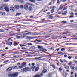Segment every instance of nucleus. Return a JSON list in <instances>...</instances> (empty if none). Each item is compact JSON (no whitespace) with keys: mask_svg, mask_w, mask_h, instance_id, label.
Returning a JSON list of instances; mask_svg holds the SVG:
<instances>
[{"mask_svg":"<svg viewBox=\"0 0 77 77\" xmlns=\"http://www.w3.org/2000/svg\"><path fill=\"white\" fill-rule=\"evenodd\" d=\"M18 75V72H16L14 74L11 72V74H9L8 75V77H17Z\"/></svg>","mask_w":77,"mask_h":77,"instance_id":"1","label":"nucleus"},{"mask_svg":"<svg viewBox=\"0 0 77 77\" xmlns=\"http://www.w3.org/2000/svg\"><path fill=\"white\" fill-rule=\"evenodd\" d=\"M30 71V68L29 67H25L21 70V72H23L24 71Z\"/></svg>","mask_w":77,"mask_h":77,"instance_id":"2","label":"nucleus"},{"mask_svg":"<svg viewBox=\"0 0 77 77\" xmlns=\"http://www.w3.org/2000/svg\"><path fill=\"white\" fill-rule=\"evenodd\" d=\"M28 5H29V6H32V5H32L31 4H30V3H27L24 5V8L25 9L27 10V9H28Z\"/></svg>","mask_w":77,"mask_h":77,"instance_id":"3","label":"nucleus"},{"mask_svg":"<svg viewBox=\"0 0 77 77\" xmlns=\"http://www.w3.org/2000/svg\"><path fill=\"white\" fill-rule=\"evenodd\" d=\"M36 37H29V36H27L26 39H29V40H30V39H34Z\"/></svg>","mask_w":77,"mask_h":77,"instance_id":"4","label":"nucleus"},{"mask_svg":"<svg viewBox=\"0 0 77 77\" xmlns=\"http://www.w3.org/2000/svg\"><path fill=\"white\" fill-rule=\"evenodd\" d=\"M10 9L11 12H14L15 11V8L13 7H11L10 8Z\"/></svg>","mask_w":77,"mask_h":77,"instance_id":"5","label":"nucleus"},{"mask_svg":"<svg viewBox=\"0 0 77 77\" xmlns=\"http://www.w3.org/2000/svg\"><path fill=\"white\" fill-rule=\"evenodd\" d=\"M4 9H5L6 12H9V9L7 7H4Z\"/></svg>","mask_w":77,"mask_h":77,"instance_id":"6","label":"nucleus"},{"mask_svg":"<svg viewBox=\"0 0 77 77\" xmlns=\"http://www.w3.org/2000/svg\"><path fill=\"white\" fill-rule=\"evenodd\" d=\"M12 67H11L8 68L7 69V71L8 72H9V71H12Z\"/></svg>","mask_w":77,"mask_h":77,"instance_id":"7","label":"nucleus"},{"mask_svg":"<svg viewBox=\"0 0 77 77\" xmlns=\"http://www.w3.org/2000/svg\"><path fill=\"white\" fill-rule=\"evenodd\" d=\"M47 70L46 69H44V70L42 71V74H44L45 73H46V72H47Z\"/></svg>","mask_w":77,"mask_h":77,"instance_id":"8","label":"nucleus"},{"mask_svg":"<svg viewBox=\"0 0 77 77\" xmlns=\"http://www.w3.org/2000/svg\"><path fill=\"white\" fill-rule=\"evenodd\" d=\"M28 10L29 11H31L33 10V8H32V7H28Z\"/></svg>","mask_w":77,"mask_h":77,"instance_id":"9","label":"nucleus"},{"mask_svg":"<svg viewBox=\"0 0 77 77\" xmlns=\"http://www.w3.org/2000/svg\"><path fill=\"white\" fill-rule=\"evenodd\" d=\"M0 14H2V15L3 16H5L6 15V13L4 12H0Z\"/></svg>","mask_w":77,"mask_h":77,"instance_id":"10","label":"nucleus"},{"mask_svg":"<svg viewBox=\"0 0 77 77\" xmlns=\"http://www.w3.org/2000/svg\"><path fill=\"white\" fill-rule=\"evenodd\" d=\"M14 7L16 9H18L20 8V6L18 5H15Z\"/></svg>","mask_w":77,"mask_h":77,"instance_id":"11","label":"nucleus"},{"mask_svg":"<svg viewBox=\"0 0 77 77\" xmlns=\"http://www.w3.org/2000/svg\"><path fill=\"white\" fill-rule=\"evenodd\" d=\"M53 16L52 15H50L49 16V19H53Z\"/></svg>","mask_w":77,"mask_h":77,"instance_id":"12","label":"nucleus"},{"mask_svg":"<svg viewBox=\"0 0 77 77\" xmlns=\"http://www.w3.org/2000/svg\"><path fill=\"white\" fill-rule=\"evenodd\" d=\"M22 66H26V62H23L22 63Z\"/></svg>","mask_w":77,"mask_h":77,"instance_id":"13","label":"nucleus"},{"mask_svg":"<svg viewBox=\"0 0 77 77\" xmlns=\"http://www.w3.org/2000/svg\"><path fill=\"white\" fill-rule=\"evenodd\" d=\"M63 5L62 4L61 5V6L60 7V8H59V10H61L62 9V8H63Z\"/></svg>","mask_w":77,"mask_h":77,"instance_id":"14","label":"nucleus"},{"mask_svg":"<svg viewBox=\"0 0 77 77\" xmlns=\"http://www.w3.org/2000/svg\"><path fill=\"white\" fill-rule=\"evenodd\" d=\"M33 77H41V76L39 74H37L34 76Z\"/></svg>","mask_w":77,"mask_h":77,"instance_id":"15","label":"nucleus"},{"mask_svg":"<svg viewBox=\"0 0 77 77\" xmlns=\"http://www.w3.org/2000/svg\"><path fill=\"white\" fill-rule=\"evenodd\" d=\"M30 49L31 50H35V47L34 46H32L30 48Z\"/></svg>","mask_w":77,"mask_h":77,"instance_id":"16","label":"nucleus"},{"mask_svg":"<svg viewBox=\"0 0 77 77\" xmlns=\"http://www.w3.org/2000/svg\"><path fill=\"white\" fill-rule=\"evenodd\" d=\"M50 66H52L53 69H55L56 66L54 65H50Z\"/></svg>","mask_w":77,"mask_h":77,"instance_id":"17","label":"nucleus"},{"mask_svg":"<svg viewBox=\"0 0 77 77\" xmlns=\"http://www.w3.org/2000/svg\"><path fill=\"white\" fill-rule=\"evenodd\" d=\"M18 66H13L12 67V68L13 69H18V68H17Z\"/></svg>","mask_w":77,"mask_h":77,"instance_id":"18","label":"nucleus"},{"mask_svg":"<svg viewBox=\"0 0 77 77\" xmlns=\"http://www.w3.org/2000/svg\"><path fill=\"white\" fill-rule=\"evenodd\" d=\"M40 59H41V57H39L38 58L36 57L35 58V60H40Z\"/></svg>","mask_w":77,"mask_h":77,"instance_id":"19","label":"nucleus"},{"mask_svg":"<svg viewBox=\"0 0 77 77\" xmlns=\"http://www.w3.org/2000/svg\"><path fill=\"white\" fill-rule=\"evenodd\" d=\"M29 1L32 3H35V2H36V1H35V0H29Z\"/></svg>","mask_w":77,"mask_h":77,"instance_id":"20","label":"nucleus"},{"mask_svg":"<svg viewBox=\"0 0 77 77\" xmlns=\"http://www.w3.org/2000/svg\"><path fill=\"white\" fill-rule=\"evenodd\" d=\"M16 37L17 39H21V36H16Z\"/></svg>","mask_w":77,"mask_h":77,"instance_id":"21","label":"nucleus"},{"mask_svg":"<svg viewBox=\"0 0 77 77\" xmlns=\"http://www.w3.org/2000/svg\"><path fill=\"white\" fill-rule=\"evenodd\" d=\"M39 70V67H37L35 70V71H38Z\"/></svg>","mask_w":77,"mask_h":77,"instance_id":"22","label":"nucleus"},{"mask_svg":"<svg viewBox=\"0 0 77 77\" xmlns=\"http://www.w3.org/2000/svg\"><path fill=\"white\" fill-rule=\"evenodd\" d=\"M13 54H19L20 53H18V52H14L13 53Z\"/></svg>","mask_w":77,"mask_h":77,"instance_id":"23","label":"nucleus"},{"mask_svg":"<svg viewBox=\"0 0 77 77\" xmlns=\"http://www.w3.org/2000/svg\"><path fill=\"white\" fill-rule=\"evenodd\" d=\"M32 32H30L25 33L24 35H29V34H31Z\"/></svg>","mask_w":77,"mask_h":77,"instance_id":"24","label":"nucleus"},{"mask_svg":"<svg viewBox=\"0 0 77 77\" xmlns=\"http://www.w3.org/2000/svg\"><path fill=\"white\" fill-rule=\"evenodd\" d=\"M23 33V32H20L18 33H17V35H21L22 34V33Z\"/></svg>","mask_w":77,"mask_h":77,"instance_id":"25","label":"nucleus"},{"mask_svg":"<svg viewBox=\"0 0 77 77\" xmlns=\"http://www.w3.org/2000/svg\"><path fill=\"white\" fill-rule=\"evenodd\" d=\"M68 9V7H66L64 8L63 10H62V11H64L65 10H66V9Z\"/></svg>","mask_w":77,"mask_h":77,"instance_id":"26","label":"nucleus"},{"mask_svg":"<svg viewBox=\"0 0 77 77\" xmlns=\"http://www.w3.org/2000/svg\"><path fill=\"white\" fill-rule=\"evenodd\" d=\"M18 68L20 69H21L22 68H23V66H19L18 67Z\"/></svg>","mask_w":77,"mask_h":77,"instance_id":"27","label":"nucleus"},{"mask_svg":"<svg viewBox=\"0 0 77 77\" xmlns=\"http://www.w3.org/2000/svg\"><path fill=\"white\" fill-rule=\"evenodd\" d=\"M48 37L49 36H46L43 37V38H44V39H47V38H48Z\"/></svg>","mask_w":77,"mask_h":77,"instance_id":"28","label":"nucleus"},{"mask_svg":"<svg viewBox=\"0 0 77 77\" xmlns=\"http://www.w3.org/2000/svg\"><path fill=\"white\" fill-rule=\"evenodd\" d=\"M69 45H76V44L73 43H68Z\"/></svg>","mask_w":77,"mask_h":77,"instance_id":"29","label":"nucleus"},{"mask_svg":"<svg viewBox=\"0 0 77 77\" xmlns=\"http://www.w3.org/2000/svg\"><path fill=\"white\" fill-rule=\"evenodd\" d=\"M21 39H22V38L23 39H24V38H26V36H21Z\"/></svg>","mask_w":77,"mask_h":77,"instance_id":"30","label":"nucleus"},{"mask_svg":"<svg viewBox=\"0 0 77 77\" xmlns=\"http://www.w3.org/2000/svg\"><path fill=\"white\" fill-rule=\"evenodd\" d=\"M14 44L15 45H18V43H17V42L14 41Z\"/></svg>","mask_w":77,"mask_h":77,"instance_id":"31","label":"nucleus"},{"mask_svg":"<svg viewBox=\"0 0 77 77\" xmlns=\"http://www.w3.org/2000/svg\"><path fill=\"white\" fill-rule=\"evenodd\" d=\"M36 41L37 42H42V41L41 40H38L37 39H36Z\"/></svg>","mask_w":77,"mask_h":77,"instance_id":"32","label":"nucleus"},{"mask_svg":"<svg viewBox=\"0 0 77 77\" xmlns=\"http://www.w3.org/2000/svg\"><path fill=\"white\" fill-rule=\"evenodd\" d=\"M66 23V21H62L61 22V23H63L64 24H65V23Z\"/></svg>","mask_w":77,"mask_h":77,"instance_id":"33","label":"nucleus"},{"mask_svg":"<svg viewBox=\"0 0 77 77\" xmlns=\"http://www.w3.org/2000/svg\"><path fill=\"white\" fill-rule=\"evenodd\" d=\"M59 71H62V68H59Z\"/></svg>","mask_w":77,"mask_h":77,"instance_id":"34","label":"nucleus"},{"mask_svg":"<svg viewBox=\"0 0 77 77\" xmlns=\"http://www.w3.org/2000/svg\"><path fill=\"white\" fill-rule=\"evenodd\" d=\"M64 68H65V69H69V67L68 66H66L64 67Z\"/></svg>","mask_w":77,"mask_h":77,"instance_id":"35","label":"nucleus"},{"mask_svg":"<svg viewBox=\"0 0 77 77\" xmlns=\"http://www.w3.org/2000/svg\"><path fill=\"white\" fill-rule=\"evenodd\" d=\"M21 49L22 50H27V48L24 47H23L21 48Z\"/></svg>","mask_w":77,"mask_h":77,"instance_id":"36","label":"nucleus"},{"mask_svg":"<svg viewBox=\"0 0 77 77\" xmlns=\"http://www.w3.org/2000/svg\"><path fill=\"white\" fill-rule=\"evenodd\" d=\"M38 48L39 49H40V48H42V47L41 46H39L38 47Z\"/></svg>","mask_w":77,"mask_h":77,"instance_id":"37","label":"nucleus"},{"mask_svg":"<svg viewBox=\"0 0 77 77\" xmlns=\"http://www.w3.org/2000/svg\"><path fill=\"white\" fill-rule=\"evenodd\" d=\"M21 3H24V1L23 0H20V2Z\"/></svg>","mask_w":77,"mask_h":77,"instance_id":"38","label":"nucleus"},{"mask_svg":"<svg viewBox=\"0 0 77 77\" xmlns=\"http://www.w3.org/2000/svg\"><path fill=\"white\" fill-rule=\"evenodd\" d=\"M35 66H32L30 68L31 69H35Z\"/></svg>","mask_w":77,"mask_h":77,"instance_id":"39","label":"nucleus"},{"mask_svg":"<svg viewBox=\"0 0 77 77\" xmlns=\"http://www.w3.org/2000/svg\"><path fill=\"white\" fill-rule=\"evenodd\" d=\"M52 2H53V4H54V3L56 2V0H52Z\"/></svg>","mask_w":77,"mask_h":77,"instance_id":"40","label":"nucleus"},{"mask_svg":"<svg viewBox=\"0 0 77 77\" xmlns=\"http://www.w3.org/2000/svg\"><path fill=\"white\" fill-rule=\"evenodd\" d=\"M8 45H12V42H10L8 44Z\"/></svg>","mask_w":77,"mask_h":77,"instance_id":"41","label":"nucleus"},{"mask_svg":"<svg viewBox=\"0 0 77 77\" xmlns=\"http://www.w3.org/2000/svg\"><path fill=\"white\" fill-rule=\"evenodd\" d=\"M72 64V63L71 62H70L68 63V65H71Z\"/></svg>","mask_w":77,"mask_h":77,"instance_id":"42","label":"nucleus"},{"mask_svg":"<svg viewBox=\"0 0 77 77\" xmlns=\"http://www.w3.org/2000/svg\"><path fill=\"white\" fill-rule=\"evenodd\" d=\"M71 69H72V70H74V66H72L71 67Z\"/></svg>","mask_w":77,"mask_h":77,"instance_id":"43","label":"nucleus"},{"mask_svg":"<svg viewBox=\"0 0 77 77\" xmlns=\"http://www.w3.org/2000/svg\"><path fill=\"white\" fill-rule=\"evenodd\" d=\"M30 32V31H25L23 32V33H26V32Z\"/></svg>","mask_w":77,"mask_h":77,"instance_id":"44","label":"nucleus"},{"mask_svg":"<svg viewBox=\"0 0 77 77\" xmlns=\"http://www.w3.org/2000/svg\"><path fill=\"white\" fill-rule=\"evenodd\" d=\"M9 62V60H7V61H4V62H3V63H7V62Z\"/></svg>","mask_w":77,"mask_h":77,"instance_id":"45","label":"nucleus"},{"mask_svg":"<svg viewBox=\"0 0 77 77\" xmlns=\"http://www.w3.org/2000/svg\"><path fill=\"white\" fill-rule=\"evenodd\" d=\"M53 12H54V9H53L51 11V13H53Z\"/></svg>","mask_w":77,"mask_h":77,"instance_id":"46","label":"nucleus"},{"mask_svg":"<svg viewBox=\"0 0 77 77\" xmlns=\"http://www.w3.org/2000/svg\"><path fill=\"white\" fill-rule=\"evenodd\" d=\"M68 52H72V51H74V50H69L68 51Z\"/></svg>","mask_w":77,"mask_h":77,"instance_id":"47","label":"nucleus"},{"mask_svg":"<svg viewBox=\"0 0 77 77\" xmlns=\"http://www.w3.org/2000/svg\"><path fill=\"white\" fill-rule=\"evenodd\" d=\"M58 54H62V52H58Z\"/></svg>","mask_w":77,"mask_h":77,"instance_id":"48","label":"nucleus"},{"mask_svg":"<svg viewBox=\"0 0 77 77\" xmlns=\"http://www.w3.org/2000/svg\"><path fill=\"white\" fill-rule=\"evenodd\" d=\"M5 32V31L2 30V29L0 30V33L1 32Z\"/></svg>","mask_w":77,"mask_h":77,"instance_id":"49","label":"nucleus"},{"mask_svg":"<svg viewBox=\"0 0 77 77\" xmlns=\"http://www.w3.org/2000/svg\"><path fill=\"white\" fill-rule=\"evenodd\" d=\"M68 59H71L72 58V57L69 56L68 57Z\"/></svg>","mask_w":77,"mask_h":77,"instance_id":"50","label":"nucleus"},{"mask_svg":"<svg viewBox=\"0 0 77 77\" xmlns=\"http://www.w3.org/2000/svg\"><path fill=\"white\" fill-rule=\"evenodd\" d=\"M20 8L21 9H23V5H20Z\"/></svg>","mask_w":77,"mask_h":77,"instance_id":"51","label":"nucleus"},{"mask_svg":"<svg viewBox=\"0 0 77 77\" xmlns=\"http://www.w3.org/2000/svg\"><path fill=\"white\" fill-rule=\"evenodd\" d=\"M70 14L72 15H74V13H73V12H72Z\"/></svg>","mask_w":77,"mask_h":77,"instance_id":"52","label":"nucleus"},{"mask_svg":"<svg viewBox=\"0 0 77 77\" xmlns=\"http://www.w3.org/2000/svg\"><path fill=\"white\" fill-rule=\"evenodd\" d=\"M59 61H60V62L61 63H63V61H62V60L60 59Z\"/></svg>","mask_w":77,"mask_h":77,"instance_id":"53","label":"nucleus"},{"mask_svg":"<svg viewBox=\"0 0 77 77\" xmlns=\"http://www.w3.org/2000/svg\"><path fill=\"white\" fill-rule=\"evenodd\" d=\"M20 15V13H17L16 15V16H17V15Z\"/></svg>","mask_w":77,"mask_h":77,"instance_id":"54","label":"nucleus"},{"mask_svg":"<svg viewBox=\"0 0 77 77\" xmlns=\"http://www.w3.org/2000/svg\"><path fill=\"white\" fill-rule=\"evenodd\" d=\"M64 50H65V48H62L61 49V51H63Z\"/></svg>","mask_w":77,"mask_h":77,"instance_id":"55","label":"nucleus"},{"mask_svg":"<svg viewBox=\"0 0 77 77\" xmlns=\"http://www.w3.org/2000/svg\"><path fill=\"white\" fill-rule=\"evenodd\" d=\"M67 0H62V2H66Z\"/></svg>","mask_w":77,"mask_h":77,"instance_id":"56","label":"nucleus"},{"mask_svg":"<svg viewBox=\"0 0 77 77\" xmlns=\"http://www.w3.org/2000/svg\"><path fill=\"white\" fill-rule=\"evenodd\" d=\"M2 10H3V8L0 7V11H2Z\"/></svg>","mask_w":77,"mask_h":77,"instance_id":"57","label":"nucleus"},{"mask_svg":"<svg viewBox=\"0 0 77 77\" xmlns=\"http://www.w3.org/2000/svg\"><path fill=\"white\" fill-rule=\"evenodd\" d=\"M22 24H28V23H22Z\"/></svg>","mask_w":77,"mask_h":77,"instance_id":"58","label":"nucleus"},{"mask_svg":"<svg viewBox=\"0 0 77 77\" xmlns=\"http://www.w3.org/2000/svg\"><path fill=\"white\" fill-rule=\"evenodd\" d=\"M74 17V16H71L69 17V18H72Z\"/></svg>","mask_w":77,"mask_h":77,"instance_id":"59","label":"nucleus"},{"mask_svg":"<svg viewBox=\"0 0 77 77\" xmlns=\"http://www.w3.org/2000/svg\"><path fill=\"white\" fill-rule=\"evenodd\" d=\"M16 1H17V2H20L21 0H16Z\"/></svg>","mask_w":77,"mask_h":77,"instance_id":"60","label":"nucleus"},{"mask_svg":"<svg viewBox=\"0 0 77 77\" xmlns=\"http://www.w3.org/2000/svg\"><path fill=\"white\" fill-rule=\"evenodd\" d=\"M20 47H25L26 45H20Z\"/></svg>","mask_w":77,"mask_h":77,"instance_id":"61","label":"nucleus"},{"mask_svg":"<svg viewBox=\"0 0 77 77\" xmlns=\"http://www.w3.org/2000/svg\"><path fill=\"white\" fill-rule=\"evenodd\" d=\"M4 65H5V64L1 65H0V67H2V66H4Z\"/></svg>","mask_w":77,"mask_h":77,"instance_id":"62","label":"nucleus"},{"mask_svg":"<svg viewBox=\"0 0 77 77\" xmlns=\"http://www.w3.org/2000/svg\"><path fill=\"white\" fill-rule=\"evenodd\" d=\"M29 45H32V43H29Z\"/></svg>","mask_w":77,"mask_h":77,"instance_id":"63","label":"nucleus"},{"mask_svg":"<svg viewBox=\"0 0 77 77\" xmlns=\"http://www.w3.org/2000/svg\"><path fill=\"white\" fill-rule=\"evenodd\" d=\"M62 15H66V13H63L62 14Z\"/></svg>","mask_w":77,"mask_h":77,"instance_id":"64","label":"nucleus"}]
</instances>
